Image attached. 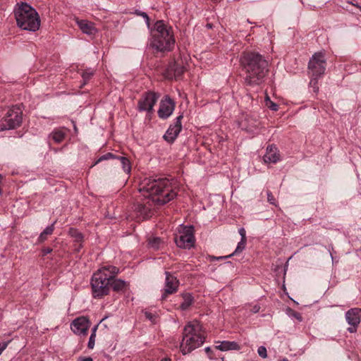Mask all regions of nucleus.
Listing matches in <instances>:
<instances>
[{"label": "nucleus", "instance_id": "1", "mask_svg": "<svg viewBox=\"0 0 361 361\" xmlns=\"http://www.w3.org/2000/svg\"><path fill=\"white\" fill-rule=\"evenodd\" d=\"M139 191L145 198L134 206L138 221L150 217L155 204H166L177 195L168 178H145L140 184Z\"/></svg>", "mask_w": 361, "mask_h": 361}, {"label": "nucleus", "instance_id": "2", "mask_svg": "<svg viewBox=\"0 0 361 361\" xmlns=\"http://www.w3.org/2000/svg\"><path fill=\"white\" fill-rule=\"evenodd\" d=\"M240 65L245 72V82L248 85H260L268 72V62L259 53L244 52L240 56Z\"/></svg>", "mask_w": 361, "mask_h": 361}, {"label": "nucleus", "instance_id": "3", "mask_svg": "<svg viewBox=\"0 0 361 361\" xmlns=\"http://www.w3.org/2000/svg\"><path fill=\"white\" fill-rule=\"evenodd\" d=\"M118 272L119 269L116 267L104 266L94 273L91 279L92 296L102 298L107 295L110 291L111 281Z\"/></svg>", "mask_w": 361, "mask_h": 361}, {"label": "nucleus", "instance_id": "4", "mask_svg": "<svg viewBox=\"0 0 361 361\" xmlns=\"http://www.w3.org/2000/svg\"><path fill=\"white\" fill-rule=\"evenodd\" d=\"M205 339L201 324L197 321L188 322L184 327L182 342L180 345L183 355L190 353L201 346Z\"/></svg>", "mask_w": 361, "mask_h": 361}, {"label": "nucleus", "instance_id": "5", "mask_svg": "<svg viewBox=\"0 0 361 361\" xmlns=\"http://www.w3.org/2000/svg\"><path fill=\"white\" fill-rule=\"evenodd\" d=\"M17 25L24 30L35 32L39 28L40 20L37 12L26 3L17 4L14 9Z\"/></svg>", "mask_w": 361, "mask_h": 361}, {"label": "nucleus", "instance_id": "6", "mask_svg": "<svg viewBox=\"0 0 361 361\" xmlns=\"http://www.w3.org/2000/svg\"><path fill=\"white\" fill-rule=\"evenodd\" d=\"M155 33L151 45L159 51H170L174 46L173 35L162 20H159L154 25Z\"/></svg>", "mask_w": 361, "mask_h": 361}, {"label": "nucleus", "instance_id": "7", "mask_svg": "<svg viewBox=\"0 0 361 361\" xmlns=\"http://www.w3.org/2000/svg\"><path fill=\"white\" fill-rule=\"evenodd\" d=\"M309 74L311 76L310 85L313 87L314 91L316 92L318 87L317 79L322 76L326 70V59L324 54L322 52L315 53L309 61L308 63Z\"/></svg>", "mask_w": 361, "mask_h": 361}, {"label": "nucleus", "instance_id": "8", "mask_svg": "<svg viewBox=\"0 0 361 361\" xmlns=\"http://www.w3.org/2000/svg\"><path fill=\"white\" fill-rule=\"evenodd\" d=\"M23 111L20 106L10 108L6 116L0 120V131L13 129L18 127L22 122Z\"/></svg>", "mask_w": 361, "mask_h": 361}, {"label": "nucleus", "instance_id": "9", "mask_svg": "<svg viewBox=\"0 0 361 361\" xmlns=\"http://www.w3.org/2000/svg\"><path fill=\"white\" fill-rule=\"evenodd\" d=\"M175 242L179 247L190 248L194 245L193 228L192 226L184 227L179 235L175 238Z\"/></svg>", "mask_w": 361, "mask_h": 361}, {"label": "nucleus", "instance_id": "10", "mask_svg": "<svg viewBox=\"0 0 361 361\" xmlns=\"http://www.w3.org/2000/svg\"><path fill=\"white\" fill-rule=\"evenodd\" d=\"M165 283L161 299L165 300L169 295L176 293L179 287V280L169 271H165Z\"/></svg>", "mask_w": 361, "mask_h": 361}, {"label": "nucleus", "instance_id": "11", "mask_svg": "<svg viewBox=\"0 0 361 361\" xmlns=\"http://www.w3.org/2000/svg\"><path fill=\"white\" fill-rule=\"evenodd\" d=\"M159 99V94L153 92L145 93L137 102V108L140 111L151 112L154 104Z\"/></svg>", "mask_w": 361, "mask_h": 361}, {"label": "nucleus", "instance_id": "12", "mask_svg": "<svg viewBox=\"0 0 361 361\" xmlns=\"http://www.w3.org/2000/svg\"><path fill=\"white\" fill-rule=\"evenodd\" d=\"M345 319L350 326L347 329L350 333H355L361 320V310L359 308H352L346 312Z\"/></svg>", "mask_w": 361, "mask_h": 361}, {"label": "nucleus", "instance_id": "13", "mask_svg": "<svg viewBox=\"0 0 361 361\" xmlns=\"http://www.w3.org/2000/svg\"><path fill=\"white\" fill-rule=\"evenodd\" d=\"M174 109V102L170 97L166 95L160 102L158 116L160 118L166 119L173 114Z\"/></svg>", "mask_w": 361, "mask_h": 361}, {"label": "nucleus", "instance_id": "14", "mask_svg": "<svg viewBox=\"0 0 361 361\" xmlns=\"http://www.w3.org/2000/svg\"><path fill=\"white\" fill-rule=\"evenodd\" d=\"M89 326L90 320L86 317H78L71 324V328L73 333L80 336H86Z\"/></svg>", "mask_w": 361, "mask_h": 361}, {"label": "nucleus", "instance_id": "15", "mask_svg": "<svg viewBox=\"0 0 361 361\" xmlns=\"http://www.w3.org/2000/svg\"><path fill=\"white\" fill-rule=\"evenodd\" d=\"M183 115H179L178 117H176L175 122L173 124H171L168 130H166V133L164 135V138L166 141L168 142H173L178 135H179L180 132L182 130V124H181V120L183 118Z\"/></svg>", "mask_w": 361, "mask_h": 361}, {"label": "nucleus", "instance_id": "16", "mask_svg": "<svg viewBox=\"0 0 361 361\" xmlns=\"http://www.w3.org/2000/svg\"><path fill=\"white\" fill-rule=\"evenodd\" d=\"M263 159L266 163L275 164L278 162L280 160V154L277 147L273 145H269Z\"/></svg>", "mask_w": 361, "mask_h": 361}, {"label": "nucleus", "instance_id": "17", "mask_svg": "<svg viewBox=\"0 0 361 361\" xmlns=\"http://www.w3.org/2000/svg\"><path fill=\"white\" fill-rule=\"evenodd\" d=\"M76 23L81 31L88 35H94L97 32L94 24L87 20H76Z\"/></svg>", "mask_w": 361, "mask_h": 361}, {"label": "nucleus", "instance_id": "18", "mask_svg": "<svg viewBox=\"0 0 361 361\" xmlns=\"http://www.w3.org/2000/svg\"><path fill=\"white\" fill-rule=\"evenodd\" d=\"M216 348L221 351H227L231 350H238L240 349L239 344L235 341H223L216 342Z\"/></svg>", "mask_w": 361, "mask_h": 361}, {"label": "nucleus", "instance_id": "19", "mask_svg": "<svg viewBox=\"0 0 361 361\" xmlns=\"http://www.w3.org/2000/svg\"><path fill=\"white\" fill-rule=\"evenodd\" d=\"M127 283L121 279L113 277L110 283V288H111L116 292H124L127 288Z\"/></svg>", "mask_w": 361, "mask_h": 361}, {"label": "nucleus", "instance_id": "20", "mask_svg": "<svg viewBox=\"0 0 361 361\" xmlns=\"http://www.w3.org/2000/svg\"><path fill=\"white\" fill-rule=\"evenodd\" d=\"M55 224H56V221H54L51 225L47 226L43 230V231L39 234V235L37 238L38 243H42L44 242L48 238V237L53 233L54 228H55V227H54Z\"/></svg>", "mask_w": 361, "mask_h": 361}, {"label": "nucleus", "instance_id": "21", "mask_svg": "<svg viewBox=\"0 0 361 361\" xmlns=\"http://www.w3.org/2000/svg\"><path fill=\"white\" fill-rule=\"evenodd\" d=\"M66 133L61 129H56L49 135L51 137L56 143L61 142L65 138Z\"/></svg>", "mask_w": 361, "mask_h": 361}, {"label": "nucleus", "instance_id": "22", "mask_svg": "<svg viewBox=\"0 0 361 361\" xmlns=\"http://www.w3.org/2000/svg\"><path fill=\"white\" fill-rule=\"evenodd\" d=\"M183 302L181 303L180 307L182 310H188L193 303L194 298L192 295L189 293H185L183 295Z\"/></svg>", "mask_w": 361, "mask_h": 361}, {"label": "nucleus", "instance_id": "23", "mask_svg": "<svg viewBox=\"0 0 361 361\" xmlns=\"http://www.w3.org/2000/svg\"><path fill=\"white\" fill-rule=\"evenodd\" d=\"M117 159L121 161L124 172L127 174H130L131 171V165L128 159L125 157L118 156Z\"/></svg>", "mask_w": 361, "mask_h": 361}, {"label": "nucleus", "instance_id": "24", "mask_svg": "<svg viewBox=\"0 0 361 361\" xmlns=\"http://www.w3.org/2000/svg\"><path fill=\"white\" fill-rule=\"evenodd\" d=\"M246 241L247 240H240V241L238 243V245H237L235 251L232 254H231L228 256L219 257H217L216 259H226V258L231 257V256L237 255L238 253L242 252L245 247Z\"/></svg>", "mask_w": 361, "mask_h": 361}, {"label": "nucleus", "instance_id": "25", "mask_svg": "<svg viewBox=\"0 0 361 361\" xmlns=\"http://www.w3.org/2000/svg\"><path fill=\"white\" fill-rule=\"evenodd\" d=\"M68 234L73 238L77 243H81L83 240L82 234L75 228H71L68 231Z\"/></svg>", "mask_w": 361, "mask_h": 361}, {"label": "nucleus", "instance_id": "26", "mask_svg": "<svg viewBox=\"0 0 361 361\" xmlns=\"http://www.w3.org/2000/svg\"><path fill=\"white\" fill-rule=\"evenodd\" d=\"M148 243L150 247L157 250L161 244V240L158 237H153L149 239Z\"/></svg>", "mask_w": 361, "mask_h": 361}, {"label": "nucleus", "instance_id": "27", "mask_svg": "<svg viewBox=\"0 0 361 361\" xmlns=\"http://www.w3.org/2000/svg\"><path fill=\"white\" fill-rule=\"evenodd\" d=\"M264 102L266 106L269 109L274 111H276L278 110V105L270 99L268 94H266Z\"/></svg>", "mask_w": 361, "mask_h": 361}, {"label": "nucleus", "instance_id": "28", "mask_svg": "<svg viewBox=\"0 0 361 361\" xmlns=\"http://www.w3.org/2000/svg\"><path fill=\"white\" fill-rule=\"evenodd\" d=\"M94 71L91 69L85 70L82 73V78L84 81L83 85L91 78L93 75Z\"/></svg>", "mask_w": 361, "mask_h": 361}, {"label": "nucleus", "instance_id": "29", "mask_svg": "<svg viewBox=\"0 0 361 361\" xmlns=\"http://www.w3.org/2000/svg\"><path fill=\"white\" fill-rule=\"evenodd\" d=\"M118 156H116L112 153H107L103 156H102L101 157H99V159L97 161V162L95 163L97 164L98 162L99 161H102L103 160H107V159H118Z\"/></svg>", "mask_w": 361, "mask_h": 361}, {"label": "nucleus", "instance_id": "30", "mask_svg": "<svg viewBox=\"0 0 361 361\" xmlns=\"http://www.w3.org/2000/svg\"><path fill=\"white\" fill-rule=\"evenodd\" d=\"M135 13L137 16H140L141 17H142L145 19L146 24L148 26L149 25V18L148 15L147 14V13L140 11H136Z\"/></svg>", "mask_w": 361, "mask_h": 361}, {"label": "nucleus", "instance_id": "31", "mask_svg": "<svg viewBox=\"0 0 361 361\" xmlns=\"http://www.w3.org/2000/svg\"><path fill=\"white\" fill-rule=\"evenodd\" d=\"M257 353L259 355L263 358H266L267 357V348L264 346H260L257 349Z\"/></svg>", "mask_w": 361, "mask_h": 361}, {"label": "nucleus", "instance_id": "32", "mask_svg": "<svg viewBox=\"0 0 361 361\" xmlns=\"http://www.w3.org/2000/svg\"><path fill=\"white\" fill-rule=\"evenodd\" d=\"M145 317L149 319V321H151L152 323H155L156 322V319H157V316L154 314H152V312H145Z\"/></svg>", "mask_w": 361, "mask_h": 361}, {"label": "nucleus", "instance_id": "33", "mask_svg": "<svg viewBox=\"0 0 361 361\" xmlns=\"http://www.w3.org/2000/svg\"><path fill=\"white\" fill-rule=\"evenodd\" d=\"M267 200L268 202L271 204H274V205H276V201L274 198V197L273 196V195L271 194V192L268 190L267 192Z\"/></svg>", "mask_w": 361, "mask_h": 361}, {"label": "nucleus", "instance_id": "34", "mask_svg": "<svg viewBox=\"0 0 361 361\" xmlns=\"http://www.w3.org/2000/svg\"><path fill=\"white\" fill-rule=\"evenodd\" d=\"M242 129H244L245 130L250 133H255L257 130V126L255 125L250 127L242 126Z\"/></svg>", "mask_w": 361, "mask_h": 361}, {"label": "nucleus", "instance_id": "35", "mask_svg": "<svg viewBox=\"0 0 361 361\" xmlns=\"http://www.w3.org/2000/svg\"><path fill=\"white\" fill-rule=\"evenodd\" d=\"M95 337L94 335H90L87 346L90 349H93L95 343Z\"/></svg>", "mask_w": 361, "mask_h": 361}, {"label": "nucleus", "instance_id": "36", "mask_svg": "<svg viewBox=\"0 0 361 361\" xmlns=\"http://www.w3.org/2000/svg\"><path fill=\"white\" fill-rule=\"evenodd\" d=\"M239 234L241 236V240H247L246 239V232L244 228H240L238 231Z\"/></svg>", "mask_w": 361, "mask_h": 361}, {"label": "nucleus", "instance_id": "37", "mask_svg": "<svg viewBox=\"0 0 361 361\" xmlns=\"http://www.w3.org/2000/svg\"><path fill=\"white\" fill-rule=\"evenodd\" d=\"M8 343V342H1V343H0V355L7 348Z\"/></svg>", "mask_w": 361, "mask_h": 361}, {"label": "nucleus", "instance_id": "38", "mask_svg": "<svg viewBox=\"0 0 361 361\" xmlns=\"http://www.w3.org/2000/svg\"><path fill=\"white\" fill-rule=\"evenodd\" d=\"M8 343V342H1V343H0V355L7 348Z\"/></svg>", "mask_w": 361, "mask_h": 361}, {"label": "nucleus", "instance_id": "39", "mask_svg": "<svg viewBox=\"0 0 361 361\" xmlns=\"http://www.w3.org/2000/svg\"><path fill=\"white\" fill-rule=\"evenodd\" d=\"M52 252V249L50 247H44L42 250V255L44 256L47 254H49Z\"/></svg>", "mask_w": 361, "mask_h": 361}, {"label": "nucleus", "instance_id": "40", "mask_svg": "<svg viewBox=\"0 0 361 361\" xmlns=\"http://www.w3.org/2000/svg\"><path fill=\"white\" fill-rule=\"evenodd\" d=\"M292 315L293 317H295L298 321H300V322L302 321V316L300 313L294 312Z\"/></svg>", "mask_w": 361, "mask_h": 361}, {"label": "nucleus", "instance_id": "41", "mask_svg": "<svg viewBox=\"0 0 361 361\" xmlns=\"http://www.w3.org/2000/svg\"><path fill=\"white\" fill-rule=\"evenodd\" d=\"M97 328H98V325H96V326H94L92 329V333H91V335H94V336H96V332H97Z\"/></svg>", "mask_w": 361, "mask_h": 361}, {"label": "nucleus", "instance_id": "42", "mask_svg": "<svg viewBox=\"0 0 361 361\" xmlns=\"http://www.w3.org/2000/svg\"><path fill=\"white\" fill-rule=\"evenodd\" d=\"M183 73V68H180V69H178L176 71V75H180Z\"/></svg>", "mask_w": 361, "mask_h": 361}, {"label": "nucleus", "instance_id": "43", "mask_svg": "<svg viewBox=\"0 0 361 361\" xmlns=\"http://www.w3.org/2000/svg\"><path fill=\"white\" fill-rule=\"evenodd\" d=\"M205 351L208 354L209 358H212V355L210 354V352L212 351L211 348L209 347L205 348Z\"/></svg>", "mask_w": 361, "mask_h": 361}, {"label": "nucleus", "instance_id": "44", "mask_svg": "<svg viewBox=\"0 0 361 361\" xmlns=\"http://www.w3.org/2000/svg\"><path fill=\"white\" fill-rule=\"evenodd\" d=\"M78 361H93L90 357L80 358Z\"/></svg>", "mask_w": 361, "mask_h": 361}, {"label": "nucleus", "instance_id": "45", "mask_svg": "<svg viewBox=\"0 0 361 361\" xmlns=\"http://www.w3.org/2000/svg\"><path fill=\"white\" fill-rule=\"evenodd\" d=\"M259 310V307L257 306V305H255L254 307H253V312H257Z\"/></svg>", "mask_w": 361, "mask_h": 361}, {"label": "nucleus", "instance_id": "46", "mask_svg": "<svg viewBox=\"0 0 361 361\" xmlns=\"http://www.w3.org/2000/svg\"><path fill=\"white\" fill-rule=\"evenodd\" d=\"M161 361H171V360H169V359H164V360H162Z\"/></svg>", "mask_w": 361, "mask_h": 361}, {"label": "nucleus", "instance_id": "47", "mask_svg": "<svg viewBox=\"0 0 361 361\" xmlns=\"http://www.w3.org/2000/svg\"><path fill=\"white\" fill-rule=\"evenodd\" d=\"M281 361H288V359H286V358H283V360H281Z\"/></svg>", "mask_w": 361, "mask_h": 361}, {"label": "nucleus", "instance_id": "48", "mask_svg": "<svg viewBox=\"0 0 361 361\" xmlns=\"http://www.w3.org/2000/svg\"><path fill=\"white\" fill-rule=\"evenodd\" d=\"M224 361V360H223Z\"/></svg>", "mask_w": 361, "mask_h": 361}]
</instances>
